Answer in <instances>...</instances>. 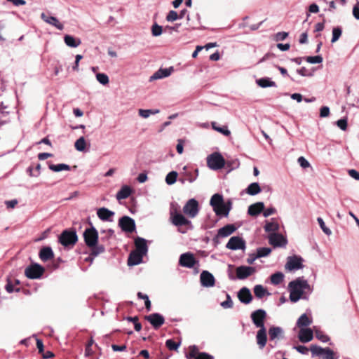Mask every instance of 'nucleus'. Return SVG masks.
I'll return each mask as SVG.
<instances>
[{"label": "nucleus", "mask_w": 359, "mask_h": 359, "mask_svg": "<svg viewBox=\"0 0 359 359\" xmlns=\"http://www.w3.org/2000/svg\"><path fill=\"white\" fill-rule=\"evenodd\" d=\"M312 323V320L306 313L302 314L297 322V325L300 328H305Z\"/></svg>", "instance_id": "obj_34"}, {"label": "nucleus", "mask_w": 359, "mask_h": 359, "mask_svg": "<svg viewBox=\"0 0 359 359\" xmlns=\"http://www.w3.org/2000/svg\"><path fill=\"white\" fill-rule=\"evenodd\" d=\"M173 71L174 68L172 67L165 69L161 68L150 77V81L168 77L173 72Z\"/></svg>", "instance_id": "obj_20"}, {"label": "nucleus", "mask_w": 359, "mask_h": 359, "mask_svg": "<svg viewBox=\"0 0 359 359\" xmlns=\"http://www.w3.org/2000/svg\"><path fill=\"white\" fill-rule=\"evenodd\" d=\"M284 278V275L281 272H276L271 275V282L272 284L277 285L280 284Z\"/></svg>", "instance_id": "obj_41"}, {"label": "nucleus", "mask_w": 359, "mask_h": 359, "mask_svg": "<svg viewBox=\"0 0 359 359\" xmlns=\"http://www.w3.org/2000/svg\"><path fill=\"white\" fill-rule=\"evenodd\" d=\"M269 241L274 247L285 246L287 243V241L283 236L276 233H272L269 236Z\"/></svg>", "instance_id": "obj_15"}, {"label": "nucleus", "mask_w": 359, "mask_h": 359, "mask_svg": "<svg viewBox=\"0 0 359 359\" xmlns=\"http://www.w3.org/2000/svg\"><path fill=\"white\" fill-rule=\"evenodd\" d=\"M245 241L239 236L231 237L226 245V248L232 250H245Z\"/></svg>", "instance_id": "obj_12"}, {"label": "nucleus", "mask_w": 359, "mask_h": 359, "mask_svg": "<svg viewBox=\"0 0 359 359\" xmlns=\"http://www.w3.org/2000/svg\"><path fill=\"white\" fill-rule=\"evenodd\" d=\"M177 172H175V171H171L165 177V182L168 184V185H172L173 184L176 180H177Z\"/></svg>", "instance_id": "obj_44"}, {"label": "nucleus", "mask_w": 359, "mask_h": 359, "mask_svg": "<svg viewBox=\"0 0 359 359\" xmlns=\"http://www.w3.org/2000/svg\"><path fill=\"white\" fill-rule=\"evenodd\" d=\"M283 333V330L280 327H271L269 330L270 340L279 339Z\"/></svg>", "instance_id": "obj_31"}, {"label": "nucleus", "mask_w": 359, "mask_h": 359, "mask_svg": "<svg viewBox=\"0 0 359 359\" xmlns=\"http://www.w3.org/2000/svg\"><path fill=\"white\" fill-rule=\"evenodd\" d=\"M221 306L224 309H230L233 306V302L229 294H226V300L221 303Z\"/></svg>", "instance_id": "obj_55"}, {"label": "nucleus", "mask_w": 359, "mask_h": 359, "mask_svg": "<svg viewBox=\"0 0 359 359\" xmlns=\"http://www.w3.org/2000/svg\"><path fill=\"white\" fill-rule=\"evenodd\" d=\"M297 73L302 76H312V73H311L306 67H302L300 69H297Z\"/></svg>", "instance_id": "obj_57"}, {"label": "nucleus", "mask_w": 359, "mask_h": 359, "mask_svg": "<svg viewBox=\"0 0 359 359\" xmlns=\"http://www.w3.org/2000/svg\"><path fill=\"white\" fill-rule=\"evenodd\" d=\"M271 252L269 248H260L257 249V255L259 257H263L269 255Z\"/></svg>", "instance_id": "obj_52"}, {"label": "nucleus", "mask_w": 359, "mask_h": 359, "mask_svg": "<svg viewBox=\"0 0 359 359\" xmlns=\"http://www.w3.org/2000/svg\"><path fill=\"white\" fill-rule=\"evenodd\" d=\"M288 287L290 290V299L292 302H298L305 290L311 291V287L308 281L301 277L291 281L288 285Z\"/></svg>", "instance_id": "obj_1"}, {"label": "nucleus", "mask_w": 359, "mask_h": 359, "mask_svg": "<svg viewBox=\"0 0 359 359\" xmlns=\"http://www.w3.org/2000/svg\"><path fill=\"white\" fill-rule=\"evenodd\" d=\"M77 235L75 231H64L60 236V242L64 246L74 245L77 241Z\"/></svg>", "instance_id": "obj_9"}, {"label": "nucleus", "mask_w": 359, "mask_h": 359, "mask_svg": "<svg viewBox=\"0 0 359 359\" xmlns=\"http://www.w3.org/2000/svg\"><path fill=\"white\" fill-rule=\"evenodd\" d=\"M211 125H212V128L215 130L223 134L224 135L229 136L231 135V132L228 129L227 126H223V127L217 126L216 122H212Z\"/></svg>", "instance_id": "obj_40"}, {"label": "nucleus", "mask_w": 359, "mask_h": 359, "mask_svg": "<svg viewBox=\"0 0 359 359\" xmlns=\"http://www.w3.org/2000/svg\"><path fill=\"white\" fill-rule=\"evenodd\" d=\"M303 259L299 256H290L287 258V262L285 264V270L289 271H296L301 269L304 267L302 264Z\"/></svg>", "instance_id": "obj_7"}, {"label": "nucleus", "mask_w": 359, "mask_h": 359, "mask_svg": "<svg viewBox=\"0 0 359 359\" xmlns=\"http://www.w3.org/2000/svg\"><path fill=\"white\" fill-rule=\"evenodd\" d=\"M342 34V29L340 27H335L332 29V38L331 39L332 43H335L339 40Z\"/></svg>", "instance_id": "obj_45"}, {"label": "nucleus", "mask_w": 359, "mask_h": 359, "mask_svg": "<svg viewBox=\"0 0 359 359\" xmlns=\"http://www.w3.org/2000/svg\"><path fill=\"white\" fill-rule=\"evenodd\" d=\"M306 61L311 64H319L323 62V57L320 55L309 56L306 57Z\"/></svg>", "instance_id": "obj_51"}, {"label": "nucleus", "mask_w": 359, "mask_h": 359, "mask_svg": "<svg viewBox=\"0 0 359 359\" xmlns=\"http://www.w3.org/2000/svg\"><path fill=\"white\" fill-rule=\"evenodd\" d=\"M207 164L211 170H217L224 168L225 160L220 153L215 152L208 156Z\"/></svg>", "instance_id": "obj_3"}, {"label": "nucleus", "mask_w": 359, "mask_h": 359, "mask_svg": "<svg viewBox=\"0 0 359 359\" xmlns=\"http://www.w3.org/2000/svg\"><path fill=\"white\" fill-rule=\"evenodd\" d=\"M279 229V225L276 222H268L264 226V230L266 232L275 233Z\"/></svg>", "instance_id": "obj_47"}, {"label": "nucleus", "mask_w": 359, "mask_h": 359, "mask_svg": "<svg viewBox=\"0 0 359 359\" xmlns=\"http://www.w3.org/2000/svg\"><path fill=\"white\" fill-rule=\"evenodd\" d=\"M263 211H264V212H263L264 217H268L270 215L274 214L276 210L274 208H266V210H264Z\"/></svg>", "instance_id": "obj_62"}, {"label": "nucleus", "mask_w": 359, "mask_h": 359, "mask_svg": "<svg viewBox=\"0 0 359 359\" xmlns=\"http://www.w3.org/2000/svg\"><path fill=\"white\" fill-rule=\"evenodd\" d=\"M118 225L125 232L132 233L135 229V223L134 219L128 216H123L120 218Z\"/></svg>", "instance_id": "obj_11"}, {"label": "nucleus", "mask_w": 359, "mask_h": 359, "mask_svg": "<svg viewBox=\"0 0 359 359\" xmlns=\"http://www.w3.org/2000/svg\"><path fill=\"white\" fill-rule=\"evenodd\" d=\"M145 319L149 321L154 327L158 328L165 322V319L163 316L159 313H155L145 316Z\"/></svg>", "instance_id": "obj_16"}, {"label": "nucleus", "mask_w": 359, "mask_h": 359, "mask_svg": "<svg viewBox=\"0 0 359 359\" xmlns=\"http://www.w3.org/2000/svg\"><path fill=\"white\" fill-rule=\"evenodd\" d=\"M86 140L84 137H79L74 144L75 149L79 151H83L86 149Z\"/></svg>", "instance_id": "obj_43"}, {"label": "nucleus", "mask_w": 359, "mask_h": 359, "mask_svg": "<svg viewBox=\"0 0 359 359\" xmlns=\"http://www.w3.org/2000/svg\"><path fill=\"white\" fill-rule=\"evenodd\" d=\"M198 202L194 199H189L183 207V212L189 217L194 218L198 214Z\"/></svg>", "instance_id": "obj_5"}, {"label": "nucleus", "mask_w": 359, "mask_h": 359, "mask_svg": "<svg viewBox=\"0 0 359 359\" xmlns=\"http://www.w3.org/2000/svg\"><path fill=\"white\" fill-rule=\"evenodd\" d=\"M48 167H49V169L53 172H60L62 170H70V166L69 165L65 164V163H60V164H57V165L50 164Z\"/></svg>", "instance_id": "obj_38"}, {"label": "nucleus", "mask_w": 359, "mask_h": 359, "mask_svg": "<svg viewBox=\"0 0 359 359\" xmlns=\"http://www.w3.org/2000/svg\"><path fill=\"white\" fill-rule=\"evenodd\" d=\"M236 230V227L233 224H227L218 230L217 237H227L232 234Z\"/></svg>", "instance_id": "obj_23"}, {"label": "nucleus", "mask_w": 359, "mask_h": 359, "mask_svg": "<svg viewBox=\"0 0 359 359\" xmlns=\"http://www.w3.org/2000/svg\"><path fill=\"white\" fill-rule=\"evenodd\" d=\"M254 293L255 295L259 299L262 298L266 294H270L262 285H256L254 287Z\"/></svg>", "instance_id": "obj_37"}, {"label": "nucleus", "mask_w": 359, "mask_h": 359, "mask_svg": "<svg viewBox=\"0 0 359 359\" xmlns=\"http://www.w3.org/2000/svg\"><path fill=\"white\" fill-rule=\"evenodd\" d=\"M43 267L38 264H34L25 269V274L28 278L37 279L43 275Z\"/></svg>", "instance_id": "obj_8"}, {"label": "nucleus", "mask_w": 359, "mask_h": 359, "mask_svg": "<svg viewBox=\"0 0 359 359\" xmlns=\"http://www.w3.org/2000/svg\"><path fill=\"white\" fill-rule=\"evenodd\" d=\"M266 317V313L263 309H257L251 313V318L257 327L264 328V319Z\"/></svg>", "instance_id": "obj_10"}, {"label": "nucleus", "mask_w": 359, "mask_h": 359, "mask_svg": "<svg viewBox=\"0 0 359 359\" xmlns=\"http://www.w3.org/2000/svg\"><path fill=\"white\" fill-rule=\"evenodd\" d=\"M92 248V252L91 255L93 256H97L101 253H102L104 251V248L102 245H97L93 247H90Z\"/></svg>", "instance_id": "obj_53"}, {"label": "nucleus", "mask_w": 359, "mask_h": 359, "mask_svg": "<svg viewBox=\"0 0 359 359\" xmlns=\"http://www.w3.org/2000/svg\"><path fill=\"white\" fill-rule=\"evenodd\" d=\"M143 256L144 255L135 250L131 252L128 259V264L134 266L140 264L142 262Z\"/></svg>", "instance_id": "obj_24"}, {"label": "nucleus", "mask_w": 359, "mask_h": 359, "mask_svg": "<svg viewBox=\"0 0 359 359\" xmlns=\"http://www.w3.org/2000/svg\"><path fill=\"white\" fill-rule=\"evenodd\" d=\"M231 206L232 203L230 200L226 203L224 201L222 205L218 206V211L215 212L216 215L227 217L231 209Z\"/></svg>", "instance_id": "obj_25"}, {"label": "nucleus", "mask_w": 359, "mask_h": 359, "mask_svg": "<svg viewBox=\"0 0 359 359\" xmlns=\"http://www.w3.org/2000/svg\"><path fill=\"white\" fill-rule=\"evenodd\" d=\"M330 115V108L327 106L322 107L320 109V116L321 118L327 117Z\"/></svg>", "instance_id": "obj_58"}, {"label": "nucleus", "mask_w": 359, "mask_h": 359, "mask_svg": "<svg viewBox=\"0 0 359 359\" xmlns=\"http://www.w3.org/2000/svg\"><path fill=\"white\" fill-rule=\"evenodd\" d=\"M337 125L342 130H346L347 128V121L344 118L339 119L337 121Z\"/></svg>", "instance_id": "obj_59"}, {"label": "nucleus", "mask_w": 359, "mask_h": 359, "mask_svg": "<svg viewBox=\"0 0 359 359\" xmlns=\"http://www.w3.org/2000/svg\"><path fill=\"white\" fill-rule=\"evenodd\" d=\"M170 219L171 223L176 226H187L192 229L193 225L190 220L186 218L182 214L177 212L176 208H171L170 210Z\"/></svg>", "instance_id": "obj_2"}, {"label": "nucleus", "mask_w": 359, "mask_h": 359, "mask_svg": "<svg viewBox=\"0 0 359 359\" xmlns=\"http://www.w3.org/2000/svg\"><path fill=\"white\" fill-rule=\"evenodd\" d=\"M310 350L313 356H322L323 359H338L334 356V352L329 348H322L317 345H312Z\"/></svg>", "instance_id": "obj_4"}, {"label": "nucleus", "mask_w": 359, "mask_h": 359, "mask_svg": "<svg viewBox=\"0 0 359 359\" xmlns=\"http://www.w3.org/2000/svg\"><path fill=\"white\" fill-rule=\"evenodd\" d=\"M159 113V109H140L138 111L139 115L144 118H148L150 115L156 114Z\"/></svg>", "instance_id": "obj_42"}, {"label": "nucleus", "mask_w": 359, "mask_h": 359, "mask_svg": "<svg viewBox=\"0 0 359 359\" xmlns=\"http://www.w3.org/2000/svg\"><path fill=\"white\" fill-rule=\"evenodd\" d=\"M196 359H213V357L205 352H201L198 354Z\"/></svg>", "instance_id": "obj_63"}, {"label": "nucleus", "mask_w": 359, "mask_h": 359, "mask_svg": "<svg viewBox=\"0 0 359 359\" xmlns=\"http://www.w3.org/2000/svg\"><path fill=\"white\" fill-rule=\"evenodd\" d=\"M257 84L261 88L276 87L274 81H271L269 78H262L256 81Z\"/></svg>", "instance_id": "obj_36"}, {"label": "nucleus", "mask_w": 359, "mask_h": 359, "mask_svg": "<svg viewBox=\"0 0 359 359\" xmlns=\"http://www.w3.org/2000/svg\"><path fill=\"white\" fill-rule=\"evenodd\" d=\"M165 345L167 348L170 351H177L181 345V342H175L172 339H168L165 341Z\"/></svg>", "instance_id": "obj_46"}, {"label": "nucleus", "mask_w": 359, "mask_h": 359, "mask_svg": "<svg viewBox=\"0 0 359 359\" xmlns=\"http://www.w3.org/2000/svg\"><path fill=\"white\" fill-rule=\"evenodd\" d=\"M313 329H314V332H315V334H316V337L318 340H320V341H322L323 343H326V342H328L330 341V337L327 334L323 333L320 330L317 329L316 327H313Z\"/></svg>", "instance_id": "obj_39"}, {"label": "nucleus", "mask_w": 359, "mask_h": 359, "mask_svg": "<svg viewBox=\"0 0 359 359\" xmlns=\"http://www.w3.org/2000/svg\"><path fill=\"white\" fill-rule=\"evenodd\" d=\"M313 332L314 330L311 328H301L298 334L299 341L302 343L311 341L313 338Z\"/></svg>", "instance_id": "obj_18"}, {"label": "nucleus", "mask_w": 359, "mask_h": 359, "mask_svg": "<svg viewBox=\"0 0 359 359\" xmlns=\"http://www.w3.org/2000/svg\"><path fill=\"white\" fill-rule=\"evenodd\" d=\"M297 162L299 164V165L303 168H307L310 167L309 162L304 156L299 157L297 159Z\"/></svg>", "instance_id": "obj_56"}, {"label": "nucleus", "mask_w": 359, "mask_h": 359, "mask_svg": "<svg viewBox=\"0 0 359 359\" xmlns=\"http://www.w3.org/2000/svg\"><path fill=\"white\" fill-rule=\"evenodd\" d=\"M236 271L237 278L243 280L253 274L255 269L252 266H241L236 268Z\"/></svg>", "instance_id": "obj_14"}, {"label": "nucleus", "mask_w": 359, "mask_h": 359, "mask_svg": "<svg viewBox=\"0 0 359 359\" xmlns=\"http://www.w3.org/2000/svg\"><path fill=\"white\" fill-rule=\"evenodd\" d=\"M348 173L349 176L351 177L352 178L356 180H359V172H358L357 170L354 169H350L348 170Z\"/></svg>", "instance_id": "obj_60"}, {"label": "nucleus", "mask_w": 359, "mask_h": 359, "mask_svg": "<svg viewBox=\"0 0 359 359\" xmlns=\"http://www.w3.org/2000/svg\"><path fill=\"white\" fill-rule=\"evenodd\" d=\"M201 283L203 287H210L215 285V278L212 273L207 271H203L200 276Z\"/></svg>", "instance_id": "obj_17"}, {"label": "nucleus", "mask_w": 359, "mask_h": 359, "mask_svg": "<svg viewBox=\"0 0 359 359\" xmlns=\"http://www.w3.org/2000/svg\"><path fill=\"white\" fill-rule=\"evenodd\" d=\"M163 32V27L161 25H158L157 23H154L151 27V34L154 36H158L161 35Z\"/></svg>", "instance_id": "obj_50"}, {"label": "nucleus", "mask_w": 359, "mask_h": 359, "mask_svg": "<svg viewBox=\"0 0 359 359\" xmlns=\"http://www.w3.org/2000/svg\"><path fill=\"white\" fill-rule=\"evenodd\" d=\"M96 79L102 85H107L109 81L108 76L104 73H97L96 74Z\"/></svg>", "instance_id": "obj_48"}, {"label": "nucleus", "mask_w": 359, "mask_h": 359, "mask_svg": "<svg viewBox=\"0 0 359 359\" xmlns=\"http://www.w3.org/2000/svg\"><path fill=\"white\" fill-rule=\"evenodd\" d=\"M257 342L259 347L262 349L266 344L267 337H266V328L259 329L257 333Z\"/></svg>", "instance_id": "obj_26"}, {"label": "nucleus", "mask_w": 359, "mask_h": 359, "mask_svg": "<svg viewBox=\"0 0 359 359\" xmlns=\"http://www.w3.org/2000/svg\"><path fill=\"white\" fill-rule=\"evenodd\" d=\"M53 257L54 254L50 247H44L40 250L39 257L43 262L50 260Z\"/></svg>", "instance_id": "obj_30"}, {"label": "nucleus", "mask_w": 359, "mask_h": 359, "mask_svg": "<svg viewBox=\"0 0 359 359\" xmlns=\"http://www.w3.org/2000/svg\"><path fill=\"white\" fill-rule=\"evenodd\" d=\"M262 191L257 182L251 183L246 189V193L250 196H255L260 193Z\"/></svg>", "instance_id": "obj_35"}, {"label": "nucleus", "mask_w": 359, "mask_h": 359, "mask_svg": "<svg viewBox=\"0 0 359 359\" xmlns=\"http://www.w3.org/2000/svg\"><path fill=\"white\" fill-rule=\"evenodd\" d=\"M196 261L192 253L187 252L182 254L180 257L179 264L184 267L192 268L194 266Z\"/></svg>", "instance_id": "obj_13"}, {"label": "nucleus", "mask_w": 359, "mask_h": 359, "mask_svg": "<svg viewBox=\"0 0 359 359\" xmlns=\"http://www.w3.org/2000/svg\"><path fill=\"white\" fill-rule=\"evenodd\" d=\"M223 202V196L221 194H215L211 197L210 204L212 207L214 212H217L218 206L222 205Z\"/></svg>", "instance_id": "obj_28"}, {"label": "nucleus", "mask_w": 359, "mask_h": 359, "mask_svg": "<svg viewBox=\"0 0 359 359\" xmlns=\"http://www.w3.org/2000/svg\"><path fill=\"white\" fill-rule=\"evenodd\" d=\"M135 251L142 253L145 255L147 252L148 248L146 243V240L142 238H137L135 242Z\"/></svg>", "instance_id": "obj_27"}, {"label": "nucleus", "mask_w": 359, "mask_h": 359, "mask_svg": "<svg viewBox=\"0 0 359 359\" xmlns=\"http://www.w3.org/2000/svg\"><path fill=\"white\" fill-rule=\"evenodd\" d=\"M294 348L302 354H308L309 353V348L304 346H294Z\"/></svg>", "instance_id": "obj_61"}, {"label": "nucleus", "mask_w": 359, "mask_h": 359, "mask_svg": "<svg viewBox=\"0 0 359 359\" xmlns=\"http://www.w3.org/2000/svg\"><path fill=\"white\" fill-rule=\"evenodd\" d=\"M179 19V15L175 11H170L166 16V20L168 22H174Z\"/></svg>", "instance_id": "obj_54"}, {"label": "nucleus", "mask_w": 359, "mask_h": 359, "mask_svg": "<svg viewBox=\"0 0 359 359\" xmlns=\"http://www.w3.org/2000/svg\"><path fill=\"white\" fill-rule=\"evenodd\" d=\"M97 217L102 221H109L110 218L114 216V212L106 208H99L97 211Z\"/></svg>", "instance_id": "obj_29"}, {"label": "nucleus", "mask_w": 359, "mask_h": 359, "mask_svg": "<svg viewBox=\"0 0 359 359\" xmlns=\"http://www.w3.org/2000/svg\"><path fill=\"white\" fill-rule=\"evenodd\" d=\"M41 19L46 22L47 24H49L55 27H56L59 30H62L64 29V25L61 23L54 16H48L44 13H42L41 15Z\"/></svg>", "instance_id": "obj_19"}, {"label": "nucleus", "mask_w": 359, "mask_h": 359, "mask_svg": "<svg viewBox=\"0 0 359 359\" xmlns=\"http://www.w3.org/2000/svg\"><path fill=\"white\" fill-rule=\"evenodd\" d=\"M353 15L356 20H359V2L353 6Z\"/></svg>", "instance_id": "obj_64"}, {"label": "nucleus", "mask_w": 359, "mask_h": 359, "mask_svg": "<svg viewBox=\"0 0 359 359\" xmlns=\"http://www.w3.org/2000/svg\"><path fill=\"white\" fill-rule=\"evenodd\" d=\"M83 238L87 246H95L97 244L98 232L95 227L91 226L90 228L85 230L83 233Z\"/></svg>", "instance_id": "obj_6"}, {"label": "nucleus", "mask_w": 359, "mask_h": 359, "mask_svg": "<svg viewBox=\"0 0 359 359\" xmlns=\"http://www.w3.org/2000/svg\"><path fill=\"white\" fill-rule=\"evenodd\" d=\"M64 41L67 46L72 48H76L81 43L80 39L74 38V36L68 34L65 36Z\"/></svg>", "instance_id": "obj_32"}, {"label": "nucleus", "mask_w": 359, "mask_h": 359, "mask_svg": "<svg viewBox=\"0 0 359 359\" xmlns=\"http://www.w3.org/2000/svg\"><path fill=\"white\" fill-rule=\"evenodd\" d=\"M238 298L239 300L244 304H249L252 299L250 290L244 287L241 288L238 293Z\"/></svg>", "instance_id": "obj_21"}, {"label": "nucleus", "mask_w": 359, "mask_h": 359, "mask_svg": "<svg viewBox=\"0 0 359 359\" xmlns=\"http://www.w3.org/2000/svg\"><path fill=\"white\" fill-rule=\"evenodd\" d=\"M318 223L322 229V231L327 236H330L332 234V231L325 226V224L323 219L321 217L317 218Z\"/></svg>", "instance_id": "obj_49"}, {"label": "nucleus", "mask_w": 359, "mask_h": 359, "mask_svg": "<svg viewBox=\"0 0 359 359\" xmlns=\"http://www.w3.org/2000/svg\"><path fill=\"white\" fill-rule=\"evenodd\" d=\"M264 210L263 202H257L248 207V213L251 216H257Z\"/></svg>", "instance_id": "obj_22"}, {"label": "nucleus", "mask_w": 359, "mask_h": 359, "mask_svg": "<svg viewBox=\"0 0 359 359\" xmlns=\"http://www.w3.org/2000/svg\"><path fill=\"white\" fill-rule=\"evenodd\" d=\"M131 189L128 186H123L116 194L117 200L127 198L131 194Z\"/></svg>", "instance_id": "obj_33"}]
</instances>
